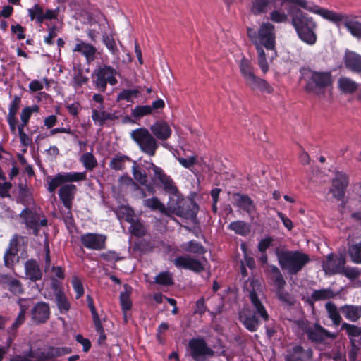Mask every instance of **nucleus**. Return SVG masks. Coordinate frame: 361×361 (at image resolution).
<instances>
[{"mask_svg":"<svg viewBox=\"0 0 361 361\" xmlns=\"http://www.w3.org/2000/svg\"><path fill=\"white\" fill-rule=\"evenodd\" d=\"M310 11L319 15L338 27L343 24L352 36L361 39V22L359 21V16L335 12L332 10L320 8L319 6L311 7Z\"/></svg>","mask_w":361,"mask_h":361,"instance_id":"f257e3e1","label":"nucleus"},{"mask_svg":"<svg viewBox=\"0 0 361 361\" xmlns=\"http://www.w3.org/2000/svg\"><path fill=\"white\" fill-rule=\"evenodd\" d=\"M291 23L302 42L309 45L316 43L317 24L312 16L298 8L291 13Z\"/></svg>","mask_w":361,"mask_h":361,"instance_id":"f03ea898","label":"nucleus"},{"mask_svg":"<svg viewBox=\"0 0 361 361\" xmlns=\"http://www.w3.org/2000/svg\"><path fill=\"white\" fill-rule=\"evenodd\" d=\"M300 73L301 78L305 81L304 90L307 93L323 94L326 89L332 84L330 72L316 71L308 67H302L300 68Z\"/></svg>","mask_w":361,"mask_h":361,"instance_id":"7ed1b4c3","label":"nucleus"},{"mask_svg":"<svg viewBox=\"0 0 361 361\" xmlns=\"http://www.w3.org/2000/svg\"><path fill=\"white\" fill-rule=\"evenodd\" d=\"M279 264L281 269L290 275H295L310 262L308 255L298 250H276Z\"/></svg>","mask_w":361,"mask_h":361,"instance_id":"20e7f679","label":"nucleus"},{"mask_svg":"<svg viewBox=\"0 0 361 361\" xmlns=\"http://www.w3.org/2000/svg\"><path fill=\"white\" fill-rule=\"evenodd\" d=\"M285 3H292L310 11L306 0H252L250 12L254 16H261L267 13L272 8L282 7Z\"/></svg>","mask_w":361,"mask_h":361,"instance_id":"39448f33","label":"nucleus"},{"mask_svg":"<svg viewBox=\"0 0 361 361\" xmlns=\"http://www.w3.org/2000/svg\"><path fill=\"white\" fill-rule=\"evenodd\" d=\"M131 138L139 146L143 153L149 157L155 155L159 148V143L147 128H139L133 130Z\"/></svg>","mask_w":361,"mask_h":361,"instance_id":"423d86ee","label":"nucleus"},{"mask_svg":"<svg viewBox=\"0 0 361 361\" xmlns=\"http://www.w3.org/2000/svg\"><path fill=\"white\" fill-rule=\"evenodd\" d=\"M116 70L109 65L104 64L99 66L92 73L95 88L99 92H104L108 83L111 85H116L118 83L116 78Z\"/></svg>","mask_w":361,"mask_h":361,"instance_id":"0eeeda50","label":"nucleus"},{"mask_svg":"<svg viewBox=\"0 0 361 361\" xmlns=\"http://www.w3.org/2000/svg\"><path fill=\"white\" fill-rule=\"evenodd\" d=\"M72 348L71 347L63 346H53L47 345L42 351H41L37 355H34L32 351L30 350L28 356L32 357H36L38 359L37 361H54L55 359L71 354L72 353ZM11 361H32L26 357L17 355L12 359Z\"/></svg>","mask_w":361,"mask_h":361,"instance_id":"6e6552de","label":"nucleus"},{"mask_svg":"<svg viewBox=\"0 0 361 361\" xmlns=\"http://www.w3.org/2000/svg\"><path fill=\"white\" fill-rule=\"evenodd\" d=\"M190 355L195 361H204L207 357H214L215 351L208 346L203 338H192L189 341Z\"/></svg>","mask_w":361,"mask_h":361,"instance_id":"1a4fd4ad","label":"nucleus"},{"mask_svg":"<svg viewBox=\"0 0 361 361\" xmlns=\"http://www.w3.org/2000/svg\"><path fill=\"white\" fill-rule=\"evenodd\" d=\"M149 168L154 171L152 180L157 186L161 187L163 190L169 194L176 195L178 192V189L176 186L173 179L168 176L161 167L157 166L152 162L150 163Z\"/></svg>","mask_w":361,"mask_h":361,"instance_id":"9d476101","label":"nucleus"},{"mask_svg":"<svg viewBox=\"0 0 361 361\" xmlns=\"http://www.w3.org/2000/svg\"><path fill=\"white\" fill-rule=\"evenodd\" d=\"M87 179L86 172H61L51 178L48 184L47 190L49 192H54L56 189L68 183L80 182Z\"/></svg>","mask_w":361,"mask_h":361,"instance_id":"9b49d317","label":"nucleus"},{"mask_svg":"<svg viewBox=\"0 0 361 361\" xmlns=\"http://www.w3.org/2000/svg\"><path fill=\"white\" fill-rule=\"evenodd\" d=\"M20 216L24 219L26 227L33 230L35 235L39 233L40 226L47 225V219L42 213L33 211L28 207L22 210Z\"/></svg>","mask_w":361,"mask_h":361,"instance_id":"f8f14e48","label":"nucleus"},{"mask_svg":"<svg viewBox=\"0 0 361 361\" xmlns=\"http://www.w3.org/2000/svg\"><path fill=\"white\" fill-rule=\"evenodd\" d=\"M107 236L104 234L86 233L80 236L82 245L89 250L100 251L106 248Z\"/></svg>","mask_w":361,"mask_h":361,"instance_id":"ddd939ff","label":"nucleus"},{"mask_svg":"<svg viewBox=\"0 0 361 361\" xmlns=\"http://www.w3.org/2000/svg\"><path fill=\"white\" fill-rule=\"evenodd\" d=\"M173 262L177 269L189 270L196 274L204 270V266L201 261L189 255L178 256Z\"/></svg>","mask_w":361,"mask_h":361,"instance_id":"4468645a","label":"nucleus"},{"mask_svg":"<svg viewBox=\"0 0 361 361\" xmlns=\"http://www.w3.org/2000/svg\"><path fill=\"white\" fill-rule=\"evenodd\" d=\"M275 27L271 23H262L258 30L259 43L268 50L275 48Z\"/></svg>","mask_w":361,"mask_h":361,"instance_id":"2eb2a0df","label":"nucleus"},{"mask_svg":"<svg viewBox=\"0 0 361 361\" xmlns=\"http://www.w3.org/2000/svg\"><path fill=\"white\" fill-rule=\"evenodd\" d=\"M348 184V176L343 171H336L334 178L332 179L329 192L338 200H341L345 196Z\"/></svg>","mask_w":361,"mask_h":361,"instance_id":"dca6fc26","label":"nucleus"},{"mask_svg":"<svg viewBox=\"0 0 361 361\" xmlns=\"http://www.w3.org/2000/svg\"><path fill=\"white\" fill-rule=\"evenodd\" d=\"M346 260L344 256H336L330 253L326 256L325 261L322 262V268L326 274L334 275L341 274Z\"/></svg>","mask_w":361,"mask_h":361,"instance_id":"f3484780","label":"nucleus"},{"mask_svg":"<svg viewBox=\"0 0 361 361\" xmlns=\"http://www.w3.org/2000/svg\"><path fill=\"white\" fill-rule=\"evenodd\" d=\"M238 319L243 326L250 332L257 331L261 324L259 318L250 307L243 308L238 313Z\"/></svg>","mask_w":361,"mask_h":361,"instance_id":"a211bd4d","label":"nucleus"},{"mask_svg":"<svg viewBox=\"0 0 361 361\" xmlns=\"http://www.w3.org/2000/svg\"><path fill=\"white\" fill-rule=\"evenodd\" d=\"M307 336L312 343H323L326 338H336L338 334L330 332L317 322L314 324V327L309 330L308 335Z\"/></svg>","mask_w":361,"mask_h":361,"instance_id":"6ab92c4d","label":"nucleus"},{"mask_svg":"<svg viewBox=\"0 0 361 361\" xmlns=\"http://www.w3.org/2000/svg\"><path fill=\"white\" fill-rule=\"evenodd\" d=\"M313 350L309 348L305 349L300 345H295L287 350L285 361H307L312 359Z\"/></svg>","mask_w":361,"mask_h":361,"instance_id":"aec40b11","label":"nucleus"},{"mask_svg":"<svg viewBox=\"0 0 361 361\" xmlns=\"http://www.w3.org/2000/svg\"><path fill=\"white\" fill-rule=\"evenodd\" d=\"M51 312L48 303L41 301L37 302L31 310L32 319L37 324H44L50 317Z\"/></svg>","mask_w":361,"mask_h":361,"instance_id":"412c9836","label":"nucleus"},{"mask_svg":"<svg viewBox=\"0 0 361 361\" xmlns=\"http://www.w3.org/2000/svg\"><path fill=\"white\" fill-rule=\"evenodd\" d=\"M233 197L234 199L233 205L247 214L251 215L256 211L257 208L254 201L247 195L235 192L233 194Z\"/></svg>","mask_w":361,"mask_h":361,"instance_id":"4be33fe9","label":"nucleus"},{"mask_svg":"<svg viewBox=\"0 0 361 361\" xmlns=\"http://www.w3.org/2000/svg\"><path fill=\"white\" fill-rule=\"evenodd\" d=\"M245 85L252 91H259L262 93L271 94L274 92L273 87L265 80L253 74L246 80Z\"/></svg>","mask_w":361,"mask_h":361,"instance_id":"5701e85b","label":"nucleus"},{"mask_svg":"<svg viewBox=\"0 0 361 361\" xmlns=\"http://www.w3.org/2000/svg\"><path fill=\"white\" fill-rule=\"evenodd\" d=\"M77 190L76 185L72 183L63 185L59 190V197L63 206L68 210L72 209L73 201Z\"/></svg>","mask_w":361,"mask_h":361,"instance_id":"b1692460","label":"nucleus"},{"mask_svg":"<svg viewBox=\"0 0 361 361\" xmlns=\"http://www.w3.org/2000/svg\"><path fill=\"white\" fill-rule=\"evenodd\" d=\"M267 278L271 281L278 290H283L286 282L280 269L274 264H269L264 270Z\"/></svg>","mask_w":361,"mask_h":361,"instance_id":"393cba45","label":"nucleus"},{"mask_svg":"<svg viewBox=\"0 0 361 361\" xmlns=\"http://www.w3.org/2000/svg\"><path fill=\"white\" fill-rule=\"evenodd\" d=\"M150 130L153 136L162 141L170 138L172 134L169 125L164 121H156L150 126Z\"/></svg>","mask_w":361,"mask_h":361,"instance_id":"a878e982","label":"nucleus"},{"mask_svg":"<svg viewBox=\"0 0 361 361\" xmlns=\"http://www.w3.org/2000/svg\"><path fill=\"white\" fill-rule=\"evenodd\" d=\"M250 300L253 307L251 311H253L255 314L262 321L267 322L269 319V315L255 291L253 290L250 293Z\"/></svg>","mask_w":361,"mask_h":361,"instance_id":"bb28decb","label":"nucleus"},{"mask_svg":"<svg viewBox=\"0 0 361 361\" xmlns=\"http://www.w3.org/2000/svg\"><path fill=\"white\" fill-rule=\"evenodd\" d=\"M345 67L353 73H361V55L354 51H347L344 57Z\"/></svg>","mask_w":361,"mask_h":361,"instance_id":"cd10ccee","label":"nucleus"},{"mask_svg":"<svg viewBox=\"0 0 361 361\" xmlns=\"http://www.w3.org/2000/svg\"><path fill=\"white\" fill-rule=\"evenodd\" d=\"M25 274L30 281H37L42 279V273L38 263L35 259H29L25 263Z\"/></svg>","mask_w":361,"mask_h":361,"instance_id":"c85d7f7f","label":"nucleus"},{"mask_svg":"<svg viewBox=\"0 0 361 361\" xmlns=\"http://www.w3.org/2000/svg\"><path fill=\"white\" fill-rule=\"evenodd\" d=\"M340 310L347 319L353 322L361 317V305H344L340 307Z\"/></svg>","mask_w":361,"mask_h":361,"instance_id":"c756f323","label":"nucleus"},{"mask_svg":"<svg viewBox=\"0 0 361 361\" xmlns=\"http://www.w3.org/2000/svg\"><path fill=\"white\" fill-rule=\"evenodd\" d=\"M3 283L8 286V290L15 295H21L24 293V288L20 280L13 278L11 276H1Z\"/></svg>","mask_w":361,"mask_h":361,"instance_id":"7c9ffc66","label":"nucleus"},{"mask_svg":"<svg viewBox=\"0 0 361 361\" xmlns=\"http://www.w3.org/2000/svg\"><path fill=\"white\" fill-rule=\"evenodd\" d=\"M77 41L78 42L75 44L73 51L80 53L88 61L92 60L97 52V49L93 45L86 43L80 39H78Z\"/></svg>","mask_w":361,"mask_h":361,"instance_id":"2f4dec72","label":"nucleus"},{"mask_svg":"<svg viewBox=\"0 0 361 361\" xmlns=\"http://www.w3.org/2000/svg\"><path fill=\"white\" fill-rule=\"evenodd\" d=\"M338 87L345 94H353L358 89V84L347 77L338 80Z\"/></svg>","mask_w":361,"mask_h":361,"instance_id":"473e14b6","label":"nucleus"},{"mask_svg":"<svg viewBox=\"0 0 361 361\" xmlns=\"http://www.w3.org/2000/svg\"><path fill=\"white\" fill-rule=\"evenodd\" d=\"M228 228L233 231L236 234L246 236L250 232V226L244 221H234L230 223Z\"/></svg>","mask_w":361,"mask_h":361,"instance_id":"72a5a7b5","label":"nucleus"},{"mask_svg":"<svg viewBox=\"0 0 361 361\" xmlns=\"http://www.w3.org/2000/svg\"><path fill=\"white\" fill-rule=\"evenodd\" d=\"M239 69L244 81L255 74V67L251 61L245 56L240 61Z\"/></svg>","mask_w":361,"mask_h":361,"instance_id":"f704fd0d","label":"nucleus"},{"mask_svg":"<svg viewBox=\"0 0 361 361\" xmlns=\"http://www.w3.org/2000/svg\"><path fill=\"white\" fill-rule=\"evenodd\" d=\"M325 308L328 314V317L332 321L336 326H339L342 322V317L337 309L336 305L331 302L325 304Z\"/></svg>","mask_w":361,"mask_h":361,"instance_id":"c9c22d12","label":"nucleus"},{"mask_svg":"<svg viewBox=\"0 0 361 361\" xmlns=\"http://www.w3.org/2000/svg\"><path fill=\"white\" fill-rule=\"evenodd\" d=\"M336 295V294L331 288H322L314 290L310 295V300L317 302L334 298Z\"/></svg>","mask_w":361,"mask_h":361,"instance_id":"e433bc0d","label":"nucleus"},{"mask_svg":"<svg viewBox=\"0 0 361 361\" xmlns=\"http://www.w3.org/2000/svg\"><path fill=\"white\" fill-rule=\"evenodd\" d=\"M28 16L31 21H35L37 24L44 23V9L38 4H35L32 7L27 9Z\"/></svg>","mask_w":361,"mask_h":361,"instance_id":"4c0bfd02","label":"nucleus"},{"mask_svg":"<svg viewBox=\"0 0 361 361\" xmlns=\"http://www.w3.org/2000/svg\"><path fill=\"white\" fill-rule=\"evenodd\" d=\"M55 302L61 314L67 312L71 309V303L63 291L55 293Z\"/></svg>","mask_w":361,"mask_h":361,"instance_id":"58836bf2","label":"nucleus"},{"mask_svg":"<svg viewBox=\"0 0 361 361\" xmlns=\"http://www.w3.org/2000/svg\"><path fill=\"white\" fill-rule=\"evenodd\" d=\"M131 161L130 157L127 155H116L109 163V167L112 170L123 171L126 169V162Z\"/></svg>","mask_w":361,"mask_h":361,"instance_id":"ea45409f","label":"nucleus"},{"mask_svg":"<svg viewBox=\"0 0 361 361\" xmlns=\"http://www.w3.org/2000/svg\"><path fill=\"white\" fill-rule=\"evenodd\" d=\"M182 247L186 252L197 255H204L207 252L205 247L202 245V243L195 240H191L190 241L183 244Z\"/></svg>","mask_w":361,"mask_h":361,"instance_id":"a19ab883","label":"nucleus"},{"mask_svg":"<svg viewBox=\"0 0 361 361\" xmlns=\"http://www.w3.org/2000/svg\"><path fill=\"white\" fill-rule=\"evenodd\" d=\"M348 255L353 263L361 264V240L349 245Z\"/></svg>","mask_w":361,"mask_h":361,"instance_id":"79ce46f5","label":"nucleus"},{"mask_svg":"<svg viewBox=\"0 0 361 361\" xmlns=\"http://www.w3.org/2000/svg\"><path fill=\"white\" fill-rule=\"evenodd\" d=\"M154 282L158 285L171 286L174 284L173 274L168 271H161L155 276Z\"/></svg>","mask_w":361,"mask_h":361,"instance_id":"37998d69","label":"nucleus"},{"mask_svg":"<svg viewBox=\"0 0 361 361\" xmlns=\"http://www.w3.org/2000/svg\"><path fill=\"white\" fill-rule=\"evenodd\" d=\"M80 162L87 171H92L98 165L97 161L92 152H86L80 158Z\"/></svg>","mask_w":361,"mask_h":361,"instance_id":"c03bdc74","label":"nucleus"},{"mask_svg":"<svg viewBox=\"0 0 361 361\" xmlns=\"http://www.w3.org/2000/svg\"><path fill=\"white\" fill-rule=\"evenodd\" d=\"M130 224L129 230L132 235L138 238H142L146 235L147 231L145 227L140 221L134 219Z\"/></svg>","mask_w":361,"mask_h":361,"instance_id":"a18cd8bd","label":"nucleus"},{"mask_svg":"<svg viewBox=\"0 0 361 361\" xmlns=\"http://www.w3.org/2000/svg\"><path fill=\"white\" fill-rule=\"evenodd\" d=\"M269 19L276 23H286L288 18L287 14L281 10V7L272 8L269 13Z\"/></svg>","mask_w":361,"mask_h":361,"instance_id":"49530a36","label":"nucleus"},{"mask_svg":"<svg viewBox=\"0 0 361 361\" xmlns=\"http://www.w3.org/2000/svg\"><path fill=\"white\" fill-rule=\"evenodd\" d=\"M145 204L152 210H159L161 214H167V210L164 204L157 197L147 199Z\"/></svg>","mask_w":361,"mask_h":361,"instance_id":"de8ad7c7","label":"nucleus"},{"mask_svg":"<svg viewBox=\"0 0 361 361\" xmlns=\"http://www.w3.org/2000/svg\"><path fill=\"white\" fill-rule=\"evenodd\" d=\"M152 114L149 105H137L131 111V116L136 120Z\"/></svg>","mask_w":361,"mask_h":361,"instance_id":"09e8293b","label":"nucleus"},{"mask_svg":"<svg viewBox=\"0 0 361 361\" xmlns=\"http://www.w3.org/2000/svg\"><path fill=\"white\" fill-rule=\"evenodd\" d=\"M92 118L94 123L98 122L100 126H103L106 121L111 120L113 116L110 113L105 111H99L97 109H93Z\"/></svg>","mask_w":361,"mask_h":361,"instance_id":"8fccbe9b","label":"nucleus"},{"mask_svg":"<svg viewBox=\"0 0 361 361\" xmlns=\"http://www.w3.org/2000/svg\"><path fill=\"white\" fill-rule=\"evenodd\" d=\"M120 302L122 311L124 313V320L127 322L126 312L130 310L132 307V302L130 298V293L127 291L121 292L120 293Z\"/></svg>","mask_w":361,"mask_h":361,"instance_id":"3c124183","label":"nucleus"},{"mask_svg":"<svg viewBox=\"0 0 361 361\" xmlns=\"http://www.w3.org/2000/svg\"><path fill=\"white\" fill-rule=\"evenodd\" d=\"M133 178L142 185H147L148 178L145 171L136 165L135 163L132 167Z\"/></svg>","mask_w":361,"mask_h":361,"instance_id":"603ef678","label":"nucleus"},{"mask_svg":"<svg viewBox=\"0 0 361 361\" xmlns=\"http://www.w3.org/2000/svg\"><path fill=\"white\" fill-rule=\"evenodd\" d=\"M140 92L137 89H123L118 94L117 100H125L128 102H133V97H137Z\"/></svg>","mask_w":361,"mask_h":361,"instance_id":"864d4df0","label":"nucleus"},{"mask_svg":"<svg viewBox=\"0 0 361 361\" xmlns=\"http://www.w3.org/2000/svg\"><path fill=\"white\" fill-rule=\"evenodd\" d=\"M341 330H345L349 338L358 337L361 335V327L346 322L341 324Z\"/></svg>","mask_w":361,"mask_h":361,"instance_id":"5fc2aeb1","label":"nucleus"},{"mask_svg":"<svg viewBox=\"0 0 361 361\" xmlns=\"http://www.w3.org/2000/svg\"><path fill=\"white\" fill-rule=\"evenodd\" d=\"M340 274H342L348 279L353 281L360 276L361 271L357 267H345V265H344Z\"/></svg>","mask_w":361,"mask_h":361,"instance_id":"6e6d98bb","label":"nucleus"},{"mask_svg":"<svg viewBox=\"0 0 361 361\" xmlns=\"http://www.w3.org/2000/svg\"><path fill=\"white\" fill-rule=\"evenodd\" d=\"M21 98L18 95H15L9 105L7 118H16V114L19 110Z\"/></svg>","mask_w":361,"mask_h":361,"instance_id":"4d7b16f0","label":"nucleus"},{"mask_svg":"<svg viewBox=\"0 0 361 361\" xmlns=\"http://www.w3.org/2000/svg\"><path fill=\"white\" fill-rule=\"evenodd\" d=\"M118 215H122L125 221L130 223L133 221L135 213L132 208L128 206H121L118 211Z\"/></svg>","mask_w":361,"mask_h":361,"instance_id":"13d9d810","label":"nucleus"},{"mask_svg":"<svg viewBox=\"0 0 361 361\" xmlns=\"http://www.w3.org/2000/svg\"><path fill=\"white\" fill-rule=\"evenodd\" d=\"M71 284L74 291L76 293L75 298L79 299L84 295V287L80 279L77 276H73Z\"/></svg>","mask_w":361,"mask_h":361,"instance_id":"bf43d9fd","label":"nucleus"},{"mask_svg":"<svg viewBox=\"0 0 361 361\" xmlns=\"http://www.w3.org/2000/svg\"><path fill=\"white\" fill-rule=\"evenodd\" d=\"M63 219L66 227L69 233H72L73 230L76 229V224L71 210L68 209V211L63 215Z\"/></svg>","mask_w":361,"mask_h":361,"instance_id":"052dcab7","label":"nucleus"},{"mask_svg":"<svg viewBox=\"0 0 361 361\" xmlns=\"http://www.w3.org/2000/svg\"><path fill=\"white\" fill-rule=\"evenodd\" d=\"M102 41L112 54H116L118 52V49L112 35L106 34L104 35L102 37Z\"/></svg>","mask_w":361,"mask_h":361,"instance_id":"680f3d73","label":"nucleus"},{"mask_svg":"<svg viewBox=\"0 0 361 361\" xmlns=\"http://www.w3.org/2000/svg\"><path fill=\"white\" fill-rule=\"evenodd\" d=\"M183 210L184 209H183L181 211H179L178 214L179 216H183L186 219H194L197 216L199 207L196 203H192L191 207L186 209L185 211Z\"/></svg>","mask_w":361,"mask_h":361,"instance_id":"e2e57ef3","label":"nucleus"},{"mask_svg":"<svg viewBox=\"0 0 361 361\" xmlns=\"http://www.w3.org/2000/svg\"><path fill=\"white\" fill-rule=\"evenodd\" d=\"M39 106L37 104L32 106H25L23 109L20 113V118L25 119L27 121H30V117L33 113H37L39 111Z\"/></svg>","mask_w":361,"mask_h":361,"instance_id":"0e129e2a","label":"nucleus"},{"mask_svg":"<svg viewBox=\"0 0 361 361\" xmlns=\"http://www.w3.org/2000/svg\"><path fill=\"white\" fill-rule=\"evenodd\" d=\"M100 258L104 261L114 263L123 259V257H120L117 252L113 250H109L106 252L100 254Z\"/></svg>","mask_w":361,"mask_h":361,"instance_id":"69168bd1","label":"nucleus"},{"mask_svg":"<svg viewBox=\"0 0 361 361\" xmlns=\"http://www.w3.org/2000/svg\"><path fill=\"white\" fill-rule=\"evenodd\" d=\"M18 197L20 200V202L24 204L29 202L30 199V192L26 185L20 184Z\"/></svg>","mask_w":361,"mask_h":361,"instance_id":"338daca9","label":"nucleus"},{"mask_svg":"<svg viewBox=\"0 0 361 361\" xmlns=\"http://www.w3.org/2000/svg\"><path fill=\"white\" fill-rule=\"evenodd\" d=\"M274 238L271 236L266 237L262 239L257 245V249L259 252H267V250L272 245Z\"/></svg>","mask_w":361,"mask_h":361,"instance_id":"774afa93","label":"nucleus"}]
</instances>
